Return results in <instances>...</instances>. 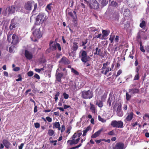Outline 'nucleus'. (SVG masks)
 Listing matches in <instances>:
<instances>
[{
  "instance_id": "49530a36",
  "label": "nucleus",
  "mask_w": 149,
  "mask_h": 149,
  "mask_svg": "<svg viewBox=\"0 0 149 149\" xmlns=\"http://www.w3.org/2000/svg\"><path fill=\"white\" fill-rule=\"evenodd\" d=\"M136 75L134 78V80H138L139 79L140 76L139 75V74L136 73Z\"/></svg>"
},
{
  "instance_id": "cd10ccee",
  "label": "nucleus",
  "mask_w": 149,
  "mask_h": 149,
  "mask_svg": "<svg viewBox=\"0 0 149 149\" xmlns=\"http://www.w3.org/2000/svg\"><path fill=\"white\" fill-rule=\"evenodd\" d=\"M78 43L75 42H74L73 43V45L72 47V49L73 51H76L78 48Z\"/></svg>"
},
{
  "instance_id": "20e7f679",
  "label": "nucleus",
  "mask_w": 149,
  "mask_h": 149,
  "mask_svg": "<svg viewBox=\"0 0 149 149\" xmlns=\"http://www.w3.org/2000/svg\"><path fill=\"white\" fill-rule=\"evenodd\" d=\"M40 28L35 29L33 31V36H31V40L34 42L37 41V38H40L42 36V33L40 31Z\"/></svg>"
},
{
  "instance_id": "8fccbe9b",
  "label": "nucleus",
  "mask_w": 149,
  "mask_h": 149,
  "mask_svg": "<svg viewBox=\"0 0 149 149\" xmlns=\"http://www.w3.org/2000/svg\"><path fill=\"white\" fill-rule=\"evenodd\" d=\"M88 39H86L84 41H83L82 42V44L81 46H84V45L87 43L88 42Z\"/></svg>"
},
{
  "instance_id": "412c9836",
  "label": "nucleus",
  "mask_w": 149,
  "mask_h": 149,
  "mask_svg": "<svg viewBox=\"0 0 149 149\" xmlns=\"http://www.w3.org/2000/svg\"><path fill=\"white\" fill-rule=\"evenodd\" d=\"M128 115L126 118L125 120L127 121H130L132 119L134 116V113L131 112L130 113H127Z\"/></svg>"
},
{
  "instance_id": "4d7b16f0",
  "label": "nucleus",
  "mask_w": 149,
  "mask_h": 149,
  "mask_svg": "<svg viewBox=\"0 0 149 149\" xmlns=\"http://www.w3.org/2000/svg\"><path fill=\"white\" fill-rule=\"evenodd\" d=\"M40 124L38 123H34V126L36 128H39L40 127Z\"/></svg>"
},
{
  "instance_id": "ddd939ff",
  "label": "nucleus",
  "mask_w": 149,
  "mask_h": 149,
  "mask_svg": "<svg viewBox=\"0 0 149 149\" xmlns=\"http://www.w3.org/2000/svg\"><path fill=\"white\" fill-rule=\"evenodd\" d=\"M120 12L122 13H123V15L125 17L128 16L130 13V11L129 9L128 8H125L123 7L121 9Z\"/></svg>"
},
{
  "instance_id": "09e8293b",
  "label": "nucleus",
  "mask_w": 149,
  "mask_h": 149,
  "mask_svg": "<svg viewBox=\"0 0 149 149\" xmlns=\"http://www.w3.org/2000/svg\"><path fill=\"white\" fill-rule=\"evenodd\" d=\"M108 63H109L107 61L105 63H104L103 64V66L102 68L101 69L103 70L106 69V66L108 65Z\"/></svg>"
},
{
  "instance_id": "37998d69",
  "label": "nucleus",
  "mask_w": 149,
  "mask_h": 149,
  "mask_svg": "<svg viewBox=\"0 0 149 149\" xmlns=\"http://www.w3.org/2000/svg\"><path fill=\"white\" fill-rule=\"evenodd\" d=\"M102 35L101 33L99 34L98 35H95L93 37V39H94L95 38H99L100 39H101L102 38Z\"/></svg>"
},
{
  "instance_id": "f8f14e48",
  "label": "nucleus",
  "mask_w": 149,
  "mask_h": 149,
  "mask_svg": "<svg viewBox=\"0 0 149 149\" xmlns=\"http://www.w3.org/2000/svg\"><path fill=\"white\" fill-rule=\"evenodd\" d=\"M124 145L122 142L117 143L115 146L113 148V149H124Z\"/></svg>"
},
{
  "instance_id": "5701e85b",
  "label": "nucleus",
  "mask_w": 149,
  "mask_h": 149,
  "mask_svg": "<svg viewBox=\"0 0 149 149\" xmlns=\"http://www.w3.org/2000/svg\"><path fill=\"white\" fill-rule=\"evenodd\" d=\"M119 18V15L118 13H113L112 18L113 21H118Z\"/></svg>"
},
{
  "instance_id": "9b49d317",
  "label": "nucleus",
  "mask_w": 149,
  "mask_h": 149,
  "mask_svg": "<svg viewBox=\"0 0 149 149\" xmlns=\"http://www.w3.org/2000/svg\"><path fill=\"white\" fill-rule=\"evenodd\" d=\"M19 26V23L15 22L14 19H12L9 26V29L10 30H12L14 29H15L16 27H18Z\"/></svg>"
},
{
  "instance_id": "1a4fd4ad",
  "label": "nucleus",
  "mask_w": 149,
  "mask_h": 149,
  "mask_svg": "<svg viewBox=\"0 0 149 149\" xmlns=\"http://www.w3.org/2000/svg\"><path fill=\"white\" fill-rule=\"evenodd\" d=\"M68 15L73 19L72 21L74 22L75 25L77 23V16L76 12L74 11L73 12H70L68 13Z\"/></svg>"
},
{
  "instance_id": "6ab92c4d",
  "label": "nucleus",
  "mask_w": 149,
  "mask_h": 149,
  "mask_svg": "<svg viewBox=\"0 0 149 149\" xmlns=\"http://www.w3.org/2000/svg\"><path fill=\"white\" fill-rule=\"evenodd\" d=\"M2 143L4 146L7 149H9L11 145L10 142L7 139H4L2 141Z\"/></svg>"
},
{
  "instance_id": "e433bc0d",
  "label": "nucleus",
  "mask_w": 149,
  "mask_h": 149,
  "mask_svg": "<svg viewBox=\"0 0 149 149\" xmlns=\"http://www.w3.org/2000/svg\"><path fill=\"white\" fill-rule=\"evenodd\" d=\"M98 55L101 57H104V55L103 54L102 52H101V50L100 49H99L98 48Z\"/></svg>"
},
{
  "instance_id": "72a5a7b5",
  "label": "nucleus",
  "mask_w": 149,
  "mask_h": 149,
  "mask_svg": "<svg viewBox=\"0 0 149 149\" xmlns=\"http://www.w3.org/2000/svg\"><path fill=\"white\" fill-rule=\"evenodd\" d=\"M139 45H140V50L143 52H145V50L144 49L143 46L142 45V43L141 41L139 42Z\"/></svg>"
},
{
  "instance_id": "0eeeda50",
  "label": "nucleus",
  "mask_w": 149,
  "mask_h": 149,
  "mask_svg": "<svg viewBox=\"0 0 149 149\" xmlns=\"http://www.w3.org/2000/svg\"><path fill=\"white\" fill-rule=\"evenodd\" d=\"M81 60L84 63H86L89 61L91 58L87 55V53L85 51H83L81 56Z\"/></svg>"
},
{
  "instance_id": "c9c22d12",
  "label": "nucleus",
  "mask_w": 149,
  "mask_h": 149,
  "mask_svg": "<svg viewBox=\"0 0 149 149\" xmlns=\"http://www.w3.org/2000/svg\"><path fill=\"white\" fill-rule=\"evenodd\" d=\"M15 49L16 47L14 45L11 46L9 48V52L10 53L13 52Z\"/></svg>"
},
{
  "instance_id": "aec40b11",
  "label": "nucleus",
  "mask_w": 149,
  "mask_h": 149,
  "mask_svg": "<svg viewBox=\"0 0 149 149\" xmlns=\"http://www.w3.org/2000/svg\"><path fill=\"white\" fill-rule=\"evenodd\" d=\"M63 76V73H58L56 75V80L58 82L61 83V79Z\"/></svg>"
},
{
  "instance_id": "f704fd0d",
  "label": "nucleus",
  "mask_w": 149,
  "mask_h": 149,
  "mask_svg": "<svg viewBox=\"0 0 149 149\" xmlns=\"http://www.w3.org/2000/svg\"><path fill=\"white\" fill-rule=\"evenodd\" d=\"M140 27L143 29H144L146 27V22L144 20H143L141 22L140 24Z\"/></svg>"
},
{
  "instance_id": "4468645a",
  "label": "nucleus",
  "mask_w": 149,
  "mask_h": 149,
  "mask_svg": "<svg viewBox=\"0 0 149 149\" xmlns=\"http://www.w3.org/2000/svg\"><path fill=\"white\" fill-rule=\"evenodd\" d=\"M6 10L8 12V14H12L15 13V8L14 6H12L7 7Z\"/></svg>"
},
{
  "instance_id": "6e6552de",
  "label": "nucleus",
  "mask_w": 149,
  "mask_h": 149,
  "mask_svg": "<svg viewBox=\"0 0 149 149\" xmlns=\"http://www.w3.org/2000/svg\"><path fill=\"white\" fill-rule=\"evenodd\" d=\"M111 125L113 127L121 128L123 127V123L121 121L114 120L112 121Z\"/></svg>"
},
{
  "instance_id": "a878e982",
  "label": "nucleus",
  "mask_w": 149,
  "mask_h": 149,
  "mask_svg": "<svg viewBox=\"0 0 149 149\" xmlns=\"http://www.w3.org/2000/svg\"><path fill=\"white\" fill-rule=\"evenodd\" d=\"M110 33V31L109 30H103L102 31V39L105 37H107L109 35Z\"/></svg>"
},
{
  "instance_id": "c756f323",
  "label": "nucleus",
  "mask_w": 149,
  "mask_h": 149,
  "mask_svg": "<svg viewBox=\"0 0 149 149\" xmlns=\"http://www.w3.org/2000/svg\"><path fill=\"white\" fill-rule=\"evenodd\" d=\"M142 35L141 34V32H139L138 33L137 36L136 37V38L137 41L140 42L141 41V36Z\"/></svg>"
},
{
  "instance_id": "6e6d98bb",
  "label": "nucleus",
  "mask_w": 149,
  "mask_h": 149,
  "mask_svg": "<svg viewBox=\"0 0 149 149\" xmlns=\"http://www.w3.org/2000/svg\"><path fill=\"white\" fill-rule=\"evenodd\" d=\"M27 75L29 77H31L33 75V71H30L28 72Z\"/></svg>"
},
{
  "instance_id": "13d9d810",
  "label": "nucleus",
  "mask_w": 149,
  "mask_h": 149,
  "mask_svg": "<svg viewBox=\"0 0 149 149\" xmlns=\"http://www.w3.org/2000/svg\"><path fill=\"white\" fill-rule=\"evenodd\" d=\"M18 77H19V78L16 79V81H22V77L20 74H19L18 75Z\"/></svg>"
},
{
  "instance_id": "79ce46f5",
  "label": "nucleus",
  "mask_w": 149,
  "mask_h": 149,
  "mask_svg": "<svg viewBox=\"0 0 149 149\" xmlns=\"http://www.w3.org/2000/svg\"><path fill=\"white\" fill-rule=\"evenodd\" d=\"M71 70V72L77 75H79V73L73 68H72Z\"/></svg>"
},
{
  "instance_id": "4be33fe9",
  "label": "nucleus",
  "mask_w": 149,
  "mask_h": 149,
  "mask_svg": "<svg viewBox=\"0 0 149 149\" xmlns=\"http://www.w3.org/2000/svg\"><path fill=\"white\" fill-rule=\"evenodd\" d=\"M103 128H102L97 131L95 132L94 134L92 135L91 136V138H94L99 136L101 132L103 131Z\"/></svg>"
},
{
  "instance_id": "052dcab7",
  "label": "nucleus",
  "mask_w": 149,
  "mask_h": 149,
  "mask_svg": "<svg viewBox=\"0 0 149 149\" xmlns=\"http://www.w3.org/2000/svg\"><path fill=\"white\" fill-rule=\"evenodd\" d=\"M20 68L19 67H15L13 69V70L15 71H18L20 70Z\"/></svg>"
},
{
  "instance_id": "3c124183",
  "label": "nucleus",
  "mask_w": 149,
  "mask_h": 149,
  "mask_svg": "<svg viewBox=\"0 0 149 149\" xmlns=\"http://www.w3.org/2000/svg\"><path fill=\"white\" fill-rule=\"evenodd\" d=\"M63 95L64 97V98L65 99H67L69 97V95L67 94L66 93L64 92L63 94Z\"/></svg>"
},
{
  "instance_id": "7c9ffc66",
  "label": "nucleus",
  "mask_w": 149,
  "mask_h": 149,
  "mask_svg": "<svg viewBox=\"0 0 149 149\" xmlns=\"http://www.w3.org/2000/svg\"><path fill=\"white\" fill-rule=\"evenodd\" d=\"M96 104L100 108L102 107L103 106V104L102 101L100 100L97 101Z\"/></svg>"
},
{
  "instance_id": "0e129e2a",
  "label": "nucleus",
  "mask_w": 149,
  "mask_h": 149,
  "mask_svg": "<svg viewBox=\"0 0 149 149\" xmlns=\"http://www.w3.org/2000/svg\"><path fill=\"white\" fill-rule=\"evenodd\" d=\"M57 142V140H55V141H51L50 140V143H54L53 144V145L54 146H56L57 144L56 142Z\"/></svg>"
},
{
  "instance_id": "a211bd4d",
  "label": "nucleus",
  "mask_w": 149,
  "mask_h": 149,
  "mask_svg": "<svg viewBox=\"0 0 149 149\" xmlns=\"http://www.w3.org/2000/svg\"><path fill=\"white\" fill-rule=\"evenodd\" d=\"M113 99L112 96L109 95V98L107 102V104L109 105V107H110L111 106V103L112 102V104H114L115 101H113Z\"/></svg>"
},
{
  "instance_id": "69168bd1",
  "label": "nucleus",
  "mask_w": 149,
  "mask_h": 149,
  "mask_svg": "<svg viewBox=\"0 0 149 149\" xmlns=\"http://www.w3.org/2000/svg\"><path fill=\"white\" fill-rule=\"evenodd\" d=\"M138 125V123L137 122H135V123H133L131 124L132 126L133 127H135L137 125Z\"/></svg>"
},
{
  "instance_id": "5fc2aeb1",
  "label": "nucleus",
  "mask_w": 149,
  "mask_h": 149,
  "mask_svg": "<svg viewBox=\"0 0 149 149\" xmlns=\"http://www.w3.org/2000/svg\"><path fill=\"white\" fill-rule=\"evenodd\" d=\"M99 28H96L95 27H93L91 28V30L92 32H95L98 30Z\"/></svg>"
},
{
  "instance_id": "603ef678",
  "label": "nucleus",
  "mask_w": 149,
  "mask_h": 149,
  "mask_svg": "<svg viewBox=\"0 0 149 149\" xmlns=\"http://www.w3.org/2000/svg\"><path fill=\"white\" fill-rule=\"evenodd\" d=\"M141 32V34H142V35L141 36V38L144 39H146L147 38V37L145 34L144 33H143V32Z\"/></svg>"
},
{
  "instance_id": "2eb2a0df",
  "label": "nucleus",
  "mask_w": 149,
  "mask_h": 149,
  "mask_svg": "<svg viewBox=\"0 0 149 149\" xmlns=\"http://www.w3.org/2000/svg\"><path fill=\"white\" fill-rule=\"evenodd\" d=\"M59 62L60 63L64 64L65 65H68L70 63L69 60L65 56H63Z\"/></svg>"
},
{
  "instance_id": "bf43d9fd",
  "label": "nucleus",
  "mask_w": 149,
  "mask_h": 149,
  "mask_svg": "<svg viewBox=\"0 0 149 149\" xmlns=\"http://www.w3.org/2000/svg\"><path fill=\"white\" fill-rule=\"evenodd\" d=\"M46 120H47L49 122H51L52 121V118L48 116H47L46 117Z\"/></svg>"
},
{
  "instance_id": "c85d7f7f",
  "label": "nucleus",
  "mask_w": 149,
  "mask_h": 149,
  "mask_svg": "<svg viewBox=\"0 0 149 149\" xmlns=\"http://www.w3.org/2000/svg\"><path fill=\"white\" fill-rule=\"evenodd\" d=\"M90 128L91 127L88 126L84 130H83L82 131L83 132V134L82 135V136L84 137L86 136V135L87 133L90 130Z\"/></svg>"
},
{
  "instance_id": "423d86ee",
  "label": "nucleus",
  "mask_w": 149,
  "mask_h": 149,
  "mask_svg": "<svg viewBox=\"0 0 149 149\" xmlns=\"http://www.w3.org/2000/svg\"><path fill=\"white\" fill-rule=\"evenodd\" d=\"M11 34L7 36V40L9 42H11L13 45H16L19 42V39L18 36L13 34L11 36Z\"/></svg>"
},
{
  "instance_id": "b1692460",
  "label": "nucleus",
  "mask_w": 149,
  "mask_h": 149,
  "mask_svg": "<svg viewBox=\"0 0 149 149\" xmlns=\"http://www.w3.org/2000/svg\"><path fill=\"white\" fill-rule=\"evenodd\" d=\"M90 6L92 8L94 9H97L99 8V5L97 1L95 0L93 1L92 4H91L90 5Z\"/></svg>"
},
{
  "instance_id": "a18cd8bd",
  "label": "nucleus",
  "mask_w": 149,
  "mask_h": 149,
  "mask_svg": "<svg viewBox=\"0 0 149 149\" xmlns=\"http://www.w3.org/2000/svg\"><path fill=\"white\" fill-rule=\"evenodd\" d=\"M52 5V3H50L48 4L46 7V9H47L49 10H50L52 9V7L51 6V5Z\"/></svg>"
},
{
  "instance_id": "7ed1b4c3",
  "label": "nucleus",
  "mask_w": 149,
  "mask_h": 149,
  "mask_svg": "<svg viewBox=\"0 0 149 149\" xmlns=\"http://www.w3.org/2000/svg\"><path fill=\"white\" fill-rule=\"evenodd\" d=\"M47 20L46 16L44 13H40L36 18L35 24L38 25L42 24Z\"/></svg>"
},
{
  "instance_id": "bb28decb",
  "label": "nucleus",
  "mask_w": 149,
  "mask_h": 149,
  "mask_svg": "<svg viewBox=\"0 0 149 149\" xmlns=\"http://www.w3.org/2000/svg\"><path fill=\"white\" fill-rule=\"evenodd\" d=\"M53 128H58V130H60L61 128L60 127V124L59 122H56L53 123Z\"/></svg>"
},
{
  "instance_id": "e2e57ef3",
  "label": "nucleus",
  "mask_w": 149,
  "mask_h": 149,
  "mask_svg": "<svg viewBox=\"0 0 149 149\" xmlns=\"http://www.w3.org/2000/svg\"><path fill=\"white\" fill-rule=\"evenodd\" d=\"M122 73V70H119L118 71L117 75H116V77L119 76Z\"/></svg>"
},
{
  "instance_id": "dca6fc26",
  "label": "nucleus",
  "mask_w": 149,
  "mask_h": 149,
  "mask_svg": "<svg viewBox=\"0 0 149 149\" xmlns=\"http://www.w3.org/2000/svg\"><path fill=\"white\" fill-rule=\"evenodd\" d=\"M24 55L26 59L28 60H31L33 58L32 53L27 50H26L25 51Z\"/></svg>"
},
{
  "instance_id": "338daca9",
  "label": "nucleus",
  "mask_w": 149,
  "mask_h": 149,
  "mask_svg": "<svg viewBox=\"0 0 149 149\" xmlns=\"http://www.w3.org/2000/svg\"><path fill=\"white\" fill-rule=\"evenodd\" d=\"M24 145V143H22L20 146H18L19 149H22Z\"/></svg>"
},
{
  "instance_id": "680f3d73",
  "label": "nucleus",
  "mask_w": 149,
  "mask_h": 149,
  "mask_svg": "<svg viewBox=\"0 0 149 149\" xmlns=\"http://www.w3.org/2000/svg\"><path fill=\"white\" fill-rule=\"evenodd\" d=\"M65 129V126L64 125H62L61 126V132H63Z\"/></svg>"
},
{
  "instance_id": "2f4dec72",
  "label": "nucleus",
  "mask_w": 149,
  "mask_h": 149,
  "mask_svg": "<svg viewBox=\"0 0 149 149\" xmlns=\"http://www.w3.org/2000/svg\"><path fill=\"white\" fill-rule=\"evenodd\" d=\"M91 107L90 108V109L91 110L92 112L93 113H95V106L91 103H90Z\"/></svg>"
},
{
  "instance_id": "58836bf2",
  "label": "nucleus",
  "mask_w": 149,
  "mask_h": 149,
  "mask_svg": "<svg viewBox=\"0 0 149 149\" xmlns=\"http://www.w3.org/2000/svg\"><path fill=\"white\" fill-rule=\"evenodd\" d=\"M118 3L115 1H112L111 3V6L114 7H116L118 6Z\"/></svg>"
},
{
  "instance_id": "f03ea898",
  "label": "nucleus",
  "mask_w": 149,
  "mask_h": 149,
  "mask_svg": "<svg viewBox=\"0 0 149 149\" xmlns=\"http://www.w3.org/2000/svg\"><path fill=\"white\" fill-rule=\"evenodd\" d=\"M34 9L32 12L34 13L37 9V4L33 0L28 1L25 2L24 5V8L26 10L30 11L32 9L33 7Z\"/></svg>"
},
{
  "instance_id": "774afa93",
  "label": "nucleus",
  "mask_w": 149,
  "mask_h": 149,
  "mask_svg": "<svg viewBox=\"0 0 149 149\" xmlns=\"http://www.w3.org/2000/svg\"><path fill=\"white\" fill-rule=\"evenodd\" d=\"M34 77L38 79H40V76L37 74H35L34 75Z\"/></svg>"
},
{
  "instance_id": "c03bdc74",
  "label": "nucleus",
  "mask_w": 149,
  "mask_h": 149,
  "mask_svg": "<svg viewBox=\"0 0 149 149\" xmlns=\"http://www.w3.org/2000/svg\"><path fill=\"white\" fill-rule=\"evenodd\" d=\"M126 99L128 101L129 100H130L131 97V95H130L127 92L126 93Z\"/></svg>"
},
{
  "instance_id": "f257e3e1",
  "label": "nucleus",
  "mask_w": 149,
  "mask_h": 149,
  "mask_svg": "<svg viewBox=\"0 0 149 149\" xmlns=\"http://www.w3.org/2000/svg\"><path fill=\"white\" fill-rule=\"evenodd\" d=\"M82 134L81 130H78L71 137L70 139L67 141L68 145L70 146L77 144L80 139V137Z\"/></svg>"
},
{
  "instance_id": "a19ab883",
  "label": "nucleus",
  "mask_w": 149,
  "mask_h": 149,
  "mask_svg": "<svg viewBox=\"0 0 149 149\" xmlns=\"http://www.w3.org/2000/svg\"><path fill=\"white\" fill-rule=\"evenodd\" d=\"M108 2L106 0H102L101 2V5L103 6H104L107 4Z\"/></svg>"
},
{
  "instance_id": "4c0bfd02",
  "label": "nucleus",
  "mask_w": 149,
  "mask_h": 149,
  "mask_svg": "<svg viewBox=\"0 0 149 149\" xmlns=\"http://www.w3.org/2000/svg\"><path fill=\"white\" fill-rule=\"evenodd\" d=\"M149 119V114L146 113H145L143 117V120L145 121L147 119Z\"/></svg>"
},
{
  "instance_id": "f3484780",
  "label": "nucleus",
  "mask_w": 149,
  "mask_h": 149,
  "mask_svg": "<svg viewBox=\"0 0 149 149\" xmlns=\"http://www.w3.org/2000/svg\"><path fill=\"white\" fill-rule=\"evenodd\" d=\"M121 105H120L118 106L117 108V114L119 117H122L123 115V112L121 109Z\"/></svg>"
},
{
  "instance_id": "ea45409f",
  "label": "nucleus",
  "mask_w": 149,
  "mask_h": 149,
  "mask_svg": "<svg viewBox=\"0 0 149 149\" xmlns=\"http://www.w3.org/2000/svg\"><path fill=\"white\" fill-rule=\"evenodd\" d=\"M98 120L102 123H105L106 121V120L102 118L100 115L98 116Z\"/></svg>"
},
{
  "instance_id": "39448f33",
  "label": "nucleus",
  "mask_w": 149,
  "mask_h": 149,
  "mask_svg": "<svg viewBox=\"0 0 149 149\" xmlns=\"http://www.w3.org/2000/svg\"><path fill=\"white\" fill-rule=\"evenodd\" d=\"M82 98L84 99H90L93 96V91L90 90L88 91L84 90L81 91L80 93Z\"/></svg>"
},
{
  "instance_id": "9d476101",
  "label": "nucleus",
  "mask_w": 149,
  "mask_h": 149,
  "mask_svg": "<svg viewBox=\"0 0 149 149\" xmlns=\"http://www.w3.org/2000/svg\"><path fill=\"white\" fill-rule=\"evenodd\" d=\"M50 49L52 51L56 50L57 48L58 49L59 51H60L61 50V48L60 44L57 42L55 44L54 43L52 45H50Z\"/></svg>"
},
{
  "instance_id": "473e14b6",
  "label": "nucleus",
  "mask_w": 149,
  "mask_h": 149,
  "mask_svg": "<svg viewBox=\"0 0 149 149\" xmlns=\"http://www.w3.org/2000/svg\"><path fill=\"white\" fill-rule=\"evenodd\" d=\"M47 134L49 136H54L55 135L54 131L51 129L49 130Z\"/></svg>"
},
{
  "instance_id": "de8ad7c7",
  "label": "nucleus",
  "mask_w": 149,
  "mask_h": 149,
  "mask_svg": "<svg viewBox=\"0 0 149 149\" xmlns=\"http://www.w3.org/2000/svg\"><path fill=\"white\" fill-rule=\"evenodd\" d=\"M108 135L109 136H113L115 135V132L114 130H111L107 133Z\"/></svg>"
},
{
  "instance_id": "864d4df0",
  "label": "nucleus",
  "mask_w": 149,
  "mask_h": 149,
  "mask_svg": "<svg viewBox=\"0 0 149 149\" xmlns=\"http://www.w3.org/2000/svg\"><path fill=\"white\" fill-rule=\"evenodd\" d=\"M140 66L139 65L138 66L136 67L135 70L136 73L139 74V71L140 69Z\"/></svg>"
},
{
  "instance_id": "393cba45",
  "label": "nucleus",
  "mask_w": 149,
  "mask_h": 149,
  "mask_svg": "<svg viewBox=\"0 0 149 149\" xmlns=\"http://www.w3.org/2000/svg\"><path fill=\"white\" fill-rule=\"evenodd\" d=\"M129 91L131 94H134L139 93V90L137 88H134L129 89Z\"/></svg>"
}]
</instances>
